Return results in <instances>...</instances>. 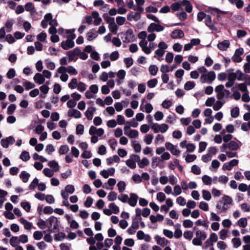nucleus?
Returning <instances> with one entry per match:
<instances>
[{"label":"nucleus","mask_w":250,"mask_h":250,"mask_svg":"<svg viewBox=\"0 0 250 250\" xmlns=\"http://www.w3.org/2000/svg\"><path fill=\"white\" fill-rule=\"evenodd\" d=\"M222 201L217 202L216 208L218 209L219 213H222L226 211L229 206L232 204V199L228 195H224L222 198Z\"/></svg>","instance_id":"f257e3e1"},{"label":"nucleus","mask_w":250,"mask_h":250,"mask_svg":"<svg viewBox=\"0 0 250 250\" xmlns=\"http://www.w3.org/2000/svg\"><path fill=\"white\" fill-rule=\"evenodd\" d=\"M216 78V75L214 71H211L206 73L202 74L200 81L202 83L211 84Z\"/></svg>","instance_id":"f03ea898"},{"label":"nucleus","mask_w":250,"mask_h":250,"mask_svg":"<svg viewBox=\"0 0 250 250\" xmlns=\"http://www.w3.org/2000/svg\"><path fill=\"white\" fill-rule=\"evenodd\" d=\"M240 147L239 145L234 141H230L227 144H223L221 146L220 149L222 152H225L226 149H229L230 150H236Z\"/></svg>","instance_id":"7ed1b4c3"},{"label":"nucleus","mask_w":250,"mask_h":250,"mask_svg":"<svg viewBox=\"0 0 250 250\" xmlns=\"http://www.w3.org/2000/svg\"><path fill=\"white\" fill-rule=\"evenodd\" d=\"M121 35L124 42L128 43L133 41L134 37L133 32L131 29H128L125 33H121Z\"/></svg>","instance_id":"20e7f679"},{"label":"nucleus","mask_w":250,"mask_h":250,"mask_svg":"<svg viewBox=\"0 0 250 250\" xmlns=\"http://www.w3.org/2000/svg\"><path fill=\"white\" fill-rule=\"evenodd\" d=\"M166 148L171 153L175 156H178L180 155L181 151L177 148V146L169 142H167L165 144Z\"/></svg>","instance_id":"39448f33"},{"label":"nucleus","mask_w":250,"mask_h":250,"mask_svg":"<svg viewBox=\"0 0 250 250\" xmlns=\"http://www.w3.org/2000/svg\"><path fill=\"white\" fill-rule=\"evenodd\" d=\"M48 227L50 231H54L58 229V220L57 218L54 216H51L47 220Z\"/></svg>","instance_id":"423d86ee"},{"label":"nucleus","mask_w":250,"mask_h":250,"mask_svg":"<svg viewBox=\"0 0 250 250\" xmlns=\"http://www.w3.org/2000/svg\"><path fill=\"white\" fill-rule=\"evenodd\" d=\"M244 53V49L242 48L237 49L231 59L235 62H240L242 61L241 56Z\"/></svg>","instance_id":"0eeeda50"},{"label":"nucleus","mask_w":250,"mask_h":250,"mask_svg":"<svg viewBox=\"0 0 250 250\" xmlns=\"http://www.w3.org/2000/svg\"><path fill=\"white\" fill-rule=\"evenodd\" d=\"M238 162L239 161L237 159H233L229 163H225L222 167V169L224 170H230L233 167L238 165Z\"/></svg>","instance_id":"6e6552de"},{"label":"nucleus","mask_w":250,"mask_h":250,"mask_svg":"<svg viewBox=\"0 0 250 250\" xmlns=\"http://www.w3.org/2000/svg\"><path fill=\"white\" fill-rule=\"evenodd\" d=\"M115 170L114 167H110L107 169H104L100 172V175L104 178L106 179L109 176H112L115 173Z\"/></svg>","instance_id":"1a4fd4ad"},{"label":"nucleus","mask_w":250,"mask_h":250,"mask_svg":"<svg viewBox=\"0 0 250 250\" xmlns=\"http://www.w3.org/2000/svg\"><path fill=\"white\" fill-rule=\"evenodd\" d=\"M74 45V41L71 40H67L61 42V47L64 50H68L73 48Z\"/></svg>","instance_id":"9d476101"},{"label":"nucleus","mask_w":250,"mask_h":250,"mask_svg":"<svg viewBox=\"0 0 250 250\" xmlns=\"http://www.w3.org/2000/svg\"><path fill=\"white\" fill-rule=\"evenodd\" d=\"M129 196L127 203L130 206L134 207L136 205L139 197L136 193H130Z\"/></svg>","instance_id":"9b49d317"},{"label":"nucleus","mask_w":250,"mask_h":250,"mask_svg":"<svg viewBox=\"0 0 250 250\" xmlns=\"http://www.w3.org/2000/svg\"><path fill=\"white\" fill-rule=\"evenodd\" d=\"M24 9L30 13L31 15H34L36 13V8L34 4L32 2H27L24 6Z\"/></svg>","instance_id":"f8f14e48"},{"label":"nucleus","mask_w":250,"mask_h":250,"mask_svg":"<svg viewBox=\"0 0 250 250\" xmlns=\"http://www.w3.org/2000/svg\"><path fill=\"white\" fill-rule=\"evenodd\" d=\"M184 36L183 31L180 29H175L171 34V37L172 39H181Z\"/></svg>","instance_id":"ddd939ff"},{"label":"nucleus","mask_w":250,"mask_h":250,"mask_svg":"<svg viewBox=\"0 0 250 250\" xmlns=\"http://www.w3.org/2000/svg\"><path fill=\"white\" fill-rule=\"evenodd\" d=\"M96 108L95 107H88L85 112V115L88 120H91L93 118L94 112L96 111Z\"/></svg>","instance_id":"4468645a"},{"label":"nucleus","mask_w":250,"mask_h":250,"mask_svg":"<svg viewBox=\"0 0 250 250\" xmlns=\"http://www.w3.org/2000/svg\"><path fill=\"white\" fill-rule=\"evenodd\" d=\"M205 22L206 26L209 27L211 30H217V28L213 23L210 15H207L205 18Z\"/></svg>","instance_id":"2eb2a0df"},{"label":"nucleus","mask_w":250,"mask_h":250,"mask_svg":"<svg viewBox=\"0 0 250 250\" xmlns=\"http://www.w3.org/2000/svg\"><path fill=\"white\" fill-rule=\"evenodd\" d=\"M33 80L36 83L39 84H42L45 82V79L44 78L43 74L39 73H37L35 74Z\"/></svg>","instance_id":"dca6fc26"},{"label":"nucleus","mask_w":250,"mask_h":250,"mask_svg":"<svg viewBox=\"0 0 250 250\" xmlns=\"http://www.w3.org/2000/svg\"><path fill=\"white\" fill-rule=\"evenodd\" d=\"M68 116L70 117H73L76 119L80 118L82 116L81 113L78 110L73 109L68 111Z\"/></svg>","instance_id":"f3484780"},{"label":"nucleus","mask_w":250,"mask_h":250,"mask_svg":"<svg viewBox=\"0 0 250 250\" xmlns=\"http://www.w3.org/2000/svg\"><path fill=\"white\" fill-rule=\"evenodd\" d=\"M53 18V16L51 13H49L45 15L44 16V19L42 20L41 21V25L42 28H46L48 26L47 22L49 21V20H51V18Z\"/></svg>","instance_id":"a211bd4d"},{"label":"nucleus","mask_w":250,"mask_h":250,"mask_svg":"<svg viewBox=\"0 0 250 250\" xmlns=\"http://www.w3.org/2000/svg\"><path fill=\"white\" fill-rule=\"evenodd\" d=\"M230 43L228 40H224L219 42L217 44V47L222 51H226L229 46Z\"/></svg>","instance_id":"6ab92c4d"},{"label":"nucleus","mask_w":250,"mask_h":250,"mask_svg":"<svg viewBox=\"0 0 250 250\" xmlns=\"http://www.w3.org/2000/svg\"><path fill=\"white\" fill-rule=\"evenodd\" d=\"M75 29L73 28L69 30H66L65 31V36L67 40H71L73 41L76 38V35L74 34Z\"/></svg>","instance_id":"aec40b11"},{"label":"nucleus","mask_w":250,"mask_h":250,"mask_svg":"<svg viewBox=\"0 0 250 250\" xmlns=\"http://www.w3.org/2000/svg\"><path fill=\"white\" fill-rule=\"evenodd\" d=\"M97 36V31L96 30L93 29L87 32L86 34L87 40L89 41H91L95 39Z\"/></svg>","instance_id":"412c9836"},{"label":"nucleus","mask_w":250,"mask_h":250,"mask_svg":"<svg viewBox=\"0 0 250 250\" xmlns=\"http://www.w3.org/2000/svg\"><path fill=\"white\" fill-rule=\"evenodd\" d=\"M116 180L114 178H110L107 181V184L108 186H106L105 185L103 186V188H105L106 189H110L112 190L113 188V187L116 184Z\"/></svg>","instance_id":"4be33fe9"},{"label":"nucleus","mask_w":250,"mask_h":250,"mask_svg":"<svg viewBox=\"0 0 250 250\" xmlns=\"http://www.w3.org/2000/svg\"><path fill=\"white\" fill-rule=\"evenodd\" d=\"M230 94V92L229 90L224 89L223 91L219 92L217 95V98L218 100H222L225 97H228Z\"/></svg>","instance_id":"5701e85b"},{"label":"nucleus","mask_w":250,"mask_h":250,"mask_svg":"<svg viewBox=\"0 0 250 250\" xmlns=\"http://www.w3.org/2000/svg\"><path fill=\"white\" fill-rule=\"evenodd\" d=\"M30 176V174L25 171H22L19 175L23 183H27Z\"/></svg>","instance_id":"b1692460"},{"label":"nucleus","mask_w":250,"mask_h":250,"mask_svg":"<svg viewBox=\"0 0 250 250\" xmlns=\"http://www.w3.org/2000/svg\"><path fill=\"white\" fill-rule=\"evenodd\" d=\"M155 239L157 243L161 246H165L168 243V241L165 238L160 237L158 235H156L155 237Z\"/></svg>","instance_id":"393cba45"},{"label":"nucleus","mask_w":250,"mask_h":250,"mask_svg":"<svg viewBox=\"0 0 250 250\" xmlns=\"http://www.w3.org/2000/svg\"><path fill=\"white\" fill-rule=\"evenodd\" d=\"M183 5L186 6V11L188 13H190L192 10V6L188 0H183L182 1Z\"/></svg>","instance_id":"a878e982"},{"label":"nucleus","mask_w":250,"mask_h":250,"mask_svg":"<svg viewBox=\"0 0 250 250\" xmlns=\"http://www.w3.org/2000/svg\"><path fill=\"white\" fill-rule=\"evenodd\" d=\"M225 103V101L224 100H218L214 104V105L213 106V109L215 111H218L222 107V106Z\"/></svg>","instance_id":"bb28decb"},{"label":"nucleus","mask_w":250,"mask_h":250,"mask_svg":"<svg viewBox=\"0 0 250 250\" xmlns=\"http://www.w3.org/2000/svg\"><path fill=\"white\" fill-rule=\"evenodd\" d=\"M117 187L118 188V190L119 192L121 193H123L126 188V184L123 181H120L117 184Z\"/></svg>","instance_id":"cd10ccee"},{"label":"nucleus","mask_w":250,"mask_h":250,"mask_svg":"<svg viewBox=\"0 0 250 250\" xmlns=\"http://www.w3.org/2000/svg\"><path fill=\"white\" fill-rule=\"evenodd\" d=\"M149 164V160L145 157L143 158L141 160L140 159V161L138 163V166L140 168H144V167L148 166Z\"/></svg>","instance_id":"c85d7f7f"},{"label":"nucleus","mask_w":250,"mask_h":250,"mask_svg":"<svg viewBox=\"0 0 250 250\" xmlns=\"http://www.w3.org/2000/svg\"><path fill=\"white\" fill-rule=\"evenodd\" d=\"M14 22V20L12 19H9L6 21L5 23V27L7 28V32L11 31Z\"/></svg>","instance_id":"c756f323"},{"label":"nucleus","mask_w":250,"mask_h":250,"mask_svg":"<svg viewBox=\"0 0 250 250\" xmlns=\"http://www.w3.org/2000/svg\"><path fill=\"white\" fill-rule=\"evenodd\" d=\"M234 73L236 75V80L238 81H242L244 80L246 74L243 73L240 70H237Z\"/></svg>","instance_id":"7c9ffc66"},{"label":"nucleus","mask_w":250,"mask_h":250,"mask_svg":"<svg viewBox=\"0 0 250 250\" xmlns=\"http://www.w3.org/2000/svg\"><path fill=\"white\" fill-rule=\"evenodd\" d=\"M196 236L197 238L200 239L201 240H204L207 238V234H206L205 232L200 230H197L196 231Z\"/></svg>","instance_id":"2f4dec72"},{"label":"nucleus","mask_w":250,"mask_h":250,"mask_svg":"<svg viewBox=\"0 0 250 250\" xmlns=\"http://www.w3.org/2000/svg\"><path fill=\"white\" fill-rule=\"evenodd\" d=\"M248 224V220L246 218H241L237 221V225L241 228H245Z\"/></svg>","instance_id":"473e14b6"},{"label":"nucleus","mask_w":250,"mask_h":250,"mask_svg":"<svg viewBox=\"0 0 250 250\" xmlns=\"http://www.w3.org/2000/svg\"><path fill=\"white\" fill-rule=\"evenodd\" d=\"M48 165L49 167L53 168V170L55 172L58 171L59 169V166L55 161H52L48 163Z\"/></svg>","instance_id":"72a5a7b5"},{"label":"nucleus","mask_w":250,"mask_h":250,"mask_svg":"<svg viewBox=\"0 0 250 250\" xmlns=\"http://www.w3.org/2000/svg\"><path fill=\"white\" fill-rule=\"evenodd\" d=\"M78 81L76 78L72 79L70 82L68 83V86L69 88L71 89H74L76 88H77L78 84Z\"/></svg>","instance_id":"f704fd0d"},{"label":"nucleus","mask_w":250,"mask_h":250,"mask_svg":"<svg viewBox=\"0 0 250 250\" xmlns=\"http://www.w3.org/2000/svg\"><path fill=\"white\" fill-rule=\"evenodd\" d=\"M109 31L114 34H116L117 32L118 27L115 23V21L108 24Z\"/></svg>","instance_id":"c9c22d12"},{"label":"nucleus","mask_w":250,"mask_h":250,"mask_svg":"<svg viewBox=\"0 0 250 250\" xmlns=\"http://www.w3.org/2000/svg\"><path fill=\"white\" fill-rule=\"evenodd\" d=\"M165 53V50L159 48L155 51V53L156 55H155L154 57L156 58L158 60L160 61V58L164 55Z\"/></svg>","instance_id":"e433bc0d"},{"label":"nucleus","mask_w":250,"mask_h":250,"mask_svg":"<svg viewBox=\"0 0 250 250\" xmlns=\"http://www.w3.org/2000/svg\"><path fill=\"white\" fill-rule=\"evenodd\" d=\"M148 70L151 75L155 76L158 71V67L156 65H151L148 68Z\"/></svg>","instance_id":"4c0bfd02"},{"label":"nucleus","mask_w":250,"mask_h":250,"mask_svg":"<svg viewBox=\"0 0 250 250\" xmlns=\"http://www.w3.org/2000/svg\"><path fill=\"white\" fill-rule=\"evenodd\" d=\"M202 197L206 201H209L211 198V195L209 191L203 189L202 191Z\"/></svg>","instance_id":"58836bf2"},{"label":"nucleus","mask_w":250,"mask_h":250,"mask_svg":"<svg viewBox=\"0 0 250 250\" xmlns=\"http://www.w3.org/2000/svg\"><path fill=\"white\" fill-rule=\"evenodd\" d=\"M30 158L29 153L28 151H23L21 154L20 159H21L23 161H27L29 160Z\"/></svg>","instance_id":"ea45409f"},{"label":"nucleus","mask_w":250,"mask_h":250,"mask_svg":"<svg viewBox=\"0 0 250 250\" xmlns=\"http://www.w3.org/2000/svg\"><path fill=\"white\" fill-rule=\"evenodd\" d=\"M195 86V83L194 82L188 81L184 85V88L186 90H190L193 89Z\"/></svg>","instance_id":"a19ab883"},{"label":"nucleus","mask_w":250,"mask_h":250,"mask_svg":"<svg viewBox=\"0 0 250 250\" xmlns=\"http://www.w3.org/2000/svg\"><path fill=\"white\" fill-rule=\"evenodd\" d=\"M10 244L13 247H16L18 244L20 243L19 237L16 236H12L10 239Z\"/></svg>","instance_id":"79ce46f5"},{"label":"nucleus","mask_w":250,"mask_h":250,"mask_svg":"<svg viewBox=\"0 0 250 250\" xmlns=\"http://www.w3.org/2000/svg\"><path fill=\"white\" fill-rule=\"evenodd\" d=\"M237 88L243 93L249 92L247 85L244 83H240L236 84Z\"/></svg>","instance_id":"37998d69"},{"label":"nucleus","mask_w":250,"mask_h":250,"mask_svg":"<svg viewBox=\"0 0 250 250\" xmlns=\"http://www.w3.org/2000/svg\"><path fill=\"white\" fill-rule=\"evenodd\" d=\"M45 232V231H36L33 233V237L34 239L36 240H41L42 236L43 233Z\"/></svg>","instance_id":"c03bdc74"},{"label":"nucleus","mask_w":250,"mask_h":250,"mask_svg":"<svg viewBox=\"0 0 250 250\" xmlns=\"http://www.w3.org/2000/svg\"><path fill=\"white\" fill-rule=\"evenodd\" d=\"M69 151V147L67 145L61 146L59 150V153L60 155L65 154Z\"/></svg>","instance_id":"a18cd8bd"},{"label":"nucleus","mask_w":250,"mask_h":250,"mask_svg":"<svg viewBox=\"0 0 250 250\" xmlns=\"http://www.w3.org/2000/svg\"><path fill=\"white\" fill-rule=\"evenodd\" d=\"M191 172L195 175H199L201 173V168L196 165H194L191 167Z\"/></svg>","instance_id":"49530a36"},{"label":"nucleus","mask_w":250,"mask_h":250,"mask_svg":"<svg viewBox=\"0 0 250 250\" xmlns=\"http://www.w3.org/2000/svg\"><path fill=\"white\" fill-rule=\"evenodd\" d=\"M182 193V189L179 185H176L173 188V192L172 194L174 196H177Z\"/></svg>","instance_id":"de8ad7c7"},{"label":"nucleus","mask_w":250,"mask_h":250,"mask_svg":"<svg viewBox=\"0 0 250 250\" xmlns=\"http://www.w3.org/2000/svg\"><path fill=\"white\" fill-rule=\"evenodd\" d=\"M231 116L232 118H236L239 115V109L238 107H235L231 109L230 111Z\"/></svg>","instance_id":"09e8293b"},{"label":"nucleus","mask_w":250,"mask_h":250,"mask_svg":"<svg viewBox=\"0 0 250 250\" xmlns=\"http://www.w3.org/2000/svg\"><path fill=\"white\" fill-rule=\"evenodd\" d=\"M54 171L48 168H45L43 170V174L47 177H52L54 175Z\"/></svg>","instance_id":"8fccbe9b"},{"label":"nucleus","mask_w":250,"mask_h":250,"mask_svg":"<svg viewBox=\"0 0 250 250\" xmlns=\"http://www.w3.org/2000/svg\"><path fill=\"white\" fill-rule=\"evenodd\" d=\"M109 207L112 211V213L117 214L119 212V208L114 203H110Z\"/></svg>","instance_id":"3c124183"},{"label":"nucleus","mask_w":250,"mask_h":250,"mask_svg":"<svg viewBox=\"0 0 250 250\" xmlns=\"http://www.w3.org/2000/svg\"><path fill=\"white\" fill-rule=\"evenodd\" d=\"M202 180L203 183L207 185H210L212 183V179L211 177L207 175H204L202 177Z\"/></svg>","instance_id":"603ef678"},{"label":"nucleus","mask_w":250,"mask_h":250,"mask_svg":"<svg viewBox=\"0 0 250 250\" xmlns=\"http://www.w3.org/2000/svg\"><path fill=\"white\" fill-rule=\"evenodd\" d=\"M132 146L134 149V151L136 153L140 152L141 150V145L139 143H137L135 141H132Z\"/></svg>","instance_id":"864d4df0"},{"label":"nucleus","mask_w":250,"mask_h":250,"mask_svg":"<svg viewBox=\"0 0 250 250\" xmlns=\"http://www.w3.org/2000/svg\"><path fill=\"white\" fill-rule=\"evenodd\" d=\"M68 57L69 58V61H76L78 58L77 56H76L73 52L72 51H69L66 53Z\"/></svg>","instance_id":"5fc2aeb1"},{"label":"nucleus","mask_w":250,"mask_h":250,"mask_svg":"<svg viewBox=\"0 0 250 250\" xmlns=\"http://www.w3.org/2000/svg\"><path fill=\"white\" fill-rule=\"evenodd\" d=\"M103 18L104 20L107 22V23L109 24L115 21V19L114 18L110 17L109 15L107 13H105L103 15Z\"/></svg>","instance_id":"6e6d98bb"},{"label":"nucleus","mask_w":250,"mask_h":250,"mask_svg":"<svg viewBox=\"0 0 250 250\" xmlns=\"http://www.w3.org/2000/svg\"><path fill=\"white\" fill-rule=\"evenodd\" d=\"M39 182V179L37 178H35L32 182L30 183L29 186V189L31 190H34L37 186H38Z\"/></svg>","instance_id":"4d7b16f0"},{"label":"nucleus","mask_w":250,"mask_h":250,"mask_svg":"<svg viewBox=\"0 0 250 250\" xmlns=\"http://www.w3.org/2000/svg\"><path fill=\"white\" fill-rule=\"evenodd\" d=\"M117 194L114 191L110 192L107 196V199L109 201H114L116 200Z\"/></svg>","instance_id":"13d9d810"},{"label":"nucleus","mask_w":250,"mask_h":250,"mask_svg":"<svg viewBox=\"0 0 250 250\" xmlns=\"http://www.w3.org/2000/svg\"><path fill=\"white\" fill-rule=\"evenodd\" d=\"M118 199L123 203H128L129 197L127 194H121L118 196Z\"/></svg>","instance_id":"bf43d9fd"},{"label":"nucleus","mask_w":250,"mask_h":250,"mask_svg":"<svg viewBox=\"0 0 250 250\" xmlns=\"http://www.w3.org/2000/svg\"><path fill=\"white\" fill-rule=\"evenodd\" d=\"M67 72L71 75H76L78 72L76 69L72 66L69 65L67 67Z\"/></svg>","instance_id":"052dcab7"},{"label":"nucleus","mask_w":250,"mask_h":250,"mask_svg":"<svg viewBox=\"0 0 250 250\" xmlns=\"http://www.w3.org/2000/svg\"><path fill=\"white\" fill-rule=\"evenodd\" d=\"M108 145L111 147V148L115 150L116 149V147L117 146L118 142L115 139H112L109 140L108 141Z\"/></svg>","instance_id":"680f3d73"},{"label":"nucleus","mask_w":250,"mask_h":250,"mask_svg":"<svg viewBox=\"0 0 250 250\" xmlns=\"http://www.w3.org/2000/svg\"><path fill=\"white\" fill-rule=\"evenodd\" d=\"M124 62L125 63L126 67L129 68L133 64V61L131 58L128 57L124 59Z\"/></svg>","instance_id":"e2e57ef3"},{"label":"nucleus","mask_w":250,"mask_h":250,"mask_svg":"<svg viewBox=\"0 0 250 250\" xmlns=\"http://www.w3.org/2000/svg\"><path fill=\"white\" fill-rule=\"evenodd\" d=\"M157 83L158 81L156 79H151L147 82V86L149 88H154L157 85Z\"/></svg>","instance_id":"0e129e2a"},{"label":"nucleus","mask_w":250,"mask_h":250,"mask_svg":"<svg viewBox=\"0 0 250 250\" xmlns=\"http://www.w3.org/2000/svg\"><path fill=\"white\" fill-rule=\"evenodd\" d=\"M183 225L185 228H190L192 227L193 223L190 220L186 219L183 221Z\"/></svg>","instance_id":"69168bd1"},{"label":"nucleus","mask_w":250,"mask_h":250,"mask_svg":"<svg viewBox=\"0 0 250 250\" xmlns=\"http://www.w3.org/2000/svg\"><path fill=\"white\" fill-rule=\"evenodd\" d=\"M138 135L139 133L137 130L132 129L131 130L129 131L127 136L130 138H135L138 137Z\"/></svg>","instance_id":"338daca9"},{"label":"nucleus","mask_w":250,"mask_h":250,"mask_svg":"<svg viewBox=\"0 0 250 250\" xmlns=\"http://www.w3.org/2000/svg\"><path fill=\"white\" fill-rule=\"evenodd\" d=\"M197 157L195 154H188L186 157L185 160L187 163H191L196 160Z\"/></svg>","instance_id":"774afa93"}]
</instances>
